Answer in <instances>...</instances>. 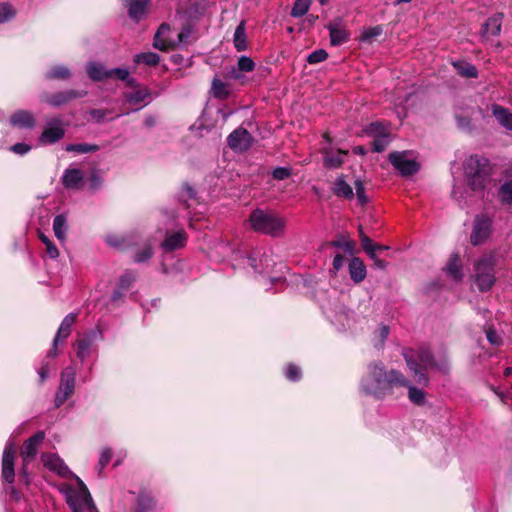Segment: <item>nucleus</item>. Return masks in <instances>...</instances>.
Returning a JSON list of instances; mask_svg holds the SVG:
<instances>
[{"label": "nucleus", "instance_id": "obj_1", "mask_svg": "<svg viewBox=\"0 0 512 512\" xmlns=\"http://www.w3.org/2000/svg\"><path fill=\"white\" fill-rule=\"evenodd\" d=\"M407 385L408 378L402 372L388 370L382 362L369 363L360 381L361 391L379 400L392 395L394 388Z\"/></svg>", "mask_w": 512, "mask_h": 512}, {"label": "nucleus", "instance_id": "obj_2", "mask_svg": "<svg viewBox=\"0 0 512 512\" xmlns=\"http://www.w3.org/2000/svg\"><path fill=\"white\" fill-rule=\"evenodd\" d=\"M249 228L256 233L278 238L284 235L286 219L261 208L254 209L247 220Z\"/></svg>", "mask_w": 512, "mask_h": 512}, {"label": "nucleus", "instance_id": "obj_3", "mask_svg": "<svg viewBox=\"0 0 512 512\" xmlns=\"http://www.w3.org/2000/svg\"><path fill=\"white\" fill-rule=\"evenodd\" d=\"M402 356L409 370L413 373L416 382L427 386L429 379L425 371L436 366V361L430 349L425 346H421L418 349L403 348Z\"/></svg>", "mask_w": 512, "mask_h": 512}, {"label": "nucleus", "instance_id": "obj_4", "mask_svg": "<svg viewBox=\"0 0 512 512\" xmlns=\"http://www.w3.org/2000/svg\"><path fill=\"white\" fill-rule=\"evenodd\" d=\"M464 169L471 189L474 191L484 190L491 174L489 160L477 155L470 156L465 162Z\"/></svg>", "mask_w": 512, "mask_h": 512}, {"label": "nucleus", "instance_id": "obj_5", "mask_svg": "<svg viewBox=\"0 0 512 512\" xmlns=\"http://www.w3.org/2000/svg\"><path fill=\"white\" fill-rule=\"evenodd\" d=\"M496 259L493 255L479 258L474 265L473 280L480 292L489 291L496 282Z\"/></svg>", "mask_w": 512, "mask_h": 512}, {"label": "nucleus", "instance_id": "obj_6", "mask_svg": "<svg viewBox=\"0 0 512 512\" xmlns=\"http://www.w3.org/2000/svg\"><path fill=\"white\" fill-rule=\"evenodd\" d=\"M79 491H74L67 497V503L72 512H98L92 497L80 478H77Z\"/></svg>", "mask_w": 512, "mask_h": 512}, {"label": "nucleus", "instance_id": "obj_7", "mask_svg": "<svg viewBox=\"0 0 512 512\" xmlns=\"http://www.w3.org/2000/svg\"><path fill=\"white\" fill-rule=\"evenodd\" d=\"M75 390V370L72 367H66L60 378V385L55 395V406L60 407L68 398H70Z\"/></svg>", "mask_w": 512, "mask_h": 512}, {"label": "nucleus", "instance_id": "obj_8", "mask_svg": "<svg viewBox=\"0 0 512 512\" xmlns=\"http://www.w3.org/2000/svg\"><path fill=\"white\" fill-rule=\"evenodd\" d=\"M492 230V219L485 214L477 215L474 219L470 243L473 246L483 244L490 236Z\"/></svg>", "mask_w": 512, "mask_h": 512}, {"label": "nucleus", "instance_id": "obj_9", "mask_svg": "<svg viewBox=\"0 0 512 512\" xmlns=\"http://www.w3.org/2000/svg\"><path fill=\"white\" fill-rule=\"evenodd\" d=\"M389 161L402 176H411L418 172L419 164L415 160L407 158V152H391Z\"/></svg>", "mask_w": 512, "mask_h": 512}, {"label": "nucleus", "instance_id": "obj_10", "mask_svg": "<svg viewBox=\"0 0 512 512\" xmlns=\"http://www.w3.org/2000/svg\"><path fill=\"white\" fill-rule=\"evenodd\" d=\"M15 457L16 449L13 442H7L2 454V471L1 476L3 481L12 484L15 481Z\"/></svg>", "mask_w": 512, "mask_h": 512}, {"label": "nucleus", "instance_id": "obj_11", "mask_svg": "<svg viewBox=\"0 0 512 512\" xmlns=\"http://www.w3.org/2000/svg\"><path fill=\"white\" fill-rule=\"evenodd\" d=\"M45 436L46 434L44 431H38L33 436L24 441L20 450L22 462L29 464L36 458L39 448L45 439Z\"/></svg>", "mask_w": 512, "mask_h": 512}, {"label": "nucleus", "instance_id": "obj_12", "mask_svg": "<svg viewBox=\"0 0 512 512\" xmlns=\"http://www.w3.org/2000/svg\"><path fill=\"white\" fill-rule=\"evenodd\" d=\"M228 146L236 152H245L253 144V137L247 129L239 127L227 137Z\"/></svg>", "mask_w": 512, "mask_h": 512}, {"label": "nucleus", "instance_id": "obj_13", "mask_svg": "<svg viewBox=\"0 0 512 512\" xmlns=\"http://www.w3.org/2000/svg\"><path fill=\"white\" fill-rule=\"evenodd\" d=\"M86 94V91L70 89L66 91L56 92L53 94H44L43 101L48 105L57 108L70 103L72 100L82 98L86 96Z\"/></svg>", "mask_w": 512, "mask_h": 512}, {"label": "nucleus", "instance_id": "obj_14", "mask_svg": "<svg viewBox=\"0 0 512 512\" xmlns=\"http://www.w3.org/2000/svg\"><path fill=\"white\" fill-rule=\"evenodd\" d=\"M65 135V130L62 121L59 118H54L47 121V125L39 137L41 144H54L61 140Z\"/></svg>", "mask_w": 512, "mask_h": 512}, {"label": "nucleus", "instance_id": "obj_15", "mask_svg": "<svg viewBox=\"0 0 512 512\" xmlns=\"http://www.w3.org/2000/svg\"><path fill=\"white\" fill-rule=\"evenodd\" d=\"M41 461L48 470L58 474L61 477H69L72 472L59 455L54 453H43L41 455Z\"/></svg>", "mask_w": 512, "mask_h": 512}, {"label": "nucleus", "instance_id": "obj_16", "mask_svg": "<svg viewBox=\"0 0 512 512\" xmlns=\"http://www.w3.org/2000/svg\"><path fill=\"white\" fill-rule=\"evenodd\" d=\"M128 16L135 22H140L146 15L151 0H123Z\"/></svg>", "mask_w": 512, "mask_h": 512}, {"label": "nucleus", "instance_id": "obj_17", "mask_svg": "<svg viewBox=\"0 0 512 512\" xmlns=\"http://www.w3.org/2000/svg\"><path fill=\"white\" fill-rule=\"evenodd\" d=\"M503 13H496L489 17L481 27V38L488 40L491 37L499 36L502 28Z\"/></svg>", "mask_w": 512, "mask_h": 512}, {"label": "nucleus", "instance_id": "obj_18", "mask_svg": "<svg viewBox=\"0 0 512 512\" xmlns=\"http://www.w3.org/2000/svg\"><path fill=\"white\" fill-rule=\"evenodd\" d=\"M10 124L13 127L33 129L36 125L34 114L27 110H17L10 116Z\"/></svg>", "mask_w": 512, "mask_h": 512}, {"label": "nucleus", "instance_id": "obj_19", "mask_svg": "<svg viewBox=\"0 0 512 512\" xmlns=\"http://www.w3.org/2000/svg\"><path fill=\"white\" fill-rule=\"evenodd\" d=\"M330 33V42L333 46L341 45L348 41L349 33L345 29L340 19L335 20L327 25Z\"/></svg>", "mask_w": 512, "mask_h": 512}, {"label": "nucleus", "instance_id": "obj_20", "mask_svg": "<svg viewBox=\"0 0 512 512\" xmlns=\"http://www.w3.org/2000/svg\"><path fill=\"white\" fill-rule=\"evenodd\" d=\"M187 234L184 230H179L171 235H168L161 243L163 250L172 252L183 248L186 245Z\"/></svg>", "mask_w": 512, "mask_h": 512}, {"label": "nucleus", "instance_id": "obj_21", "mask_svg": "<svg viewBox=\"0 0 512 512\" xmlns=\"http://www.w3.org/2000/svg\"><path fill=\"white\" fill-rule=\"evenodd\" d=\"M151 99V91L146 87L125 94V100L129 104L138 106L134 111H137L143 106L149 104Z\"/></svg>", "mask_w": 512, "mask_h": 512}, {"label": "nucleus", "instance_id": "obj_22", "mask_svg": "<svg viewBox=\"0 0 512 512\" xmlns=\"http://www.w3.org/2000/svg\"><path fill=\"white\" fill-rule=\"evenodd\" d=\"M169 32L170 26L168 24L163 23L160 25L153 40V46L156 49H159L161 51H168L174 48V44L166 37V34H168Z\"/></svg>", "mask_w": 512, "mask_h": 512}, {"label": "nucleus", "instance_id": "obj_23", "mask_svg": "<svg viewBox=\"0 0 512 512\" xmlns=\"http://www.w3.org/2000/svg\"><path fill=\"white\" fill-rule=\"evenodd\" d=\"M84 176L80 169L68 168L62 176V184L67 189H76L83 183Z\"/></svg>", "mask_w": 512, "mask_h": 512}, {"label": "nucleus", "instance_id": "obj_24", "mask_svg": "<svg viewBox=\"0 0 512 512\" xmlns=\"http://www.w3.org/2000/svg\"><path fill=\"white\" fill-rule=\"evenodd\" d=\"M77 316V313H70L63 319L54 337L55 345H58L60 341H63L71 334L72 326L75 324Z\"/></svg>", "mask_w": 512, "mask_h": 512}, {"label": "nucleus", "instance_id": "obj_25", "mask_svg": "<svg viewBox=\"0 0 512 512\" xmlns=\"http://www.w3.org/2000/svg\"><path fill=\"white\" fill-rule=\"evenodd\" d=\"M210 95L218 100H226L230 96V85L215 76L211 82Z\"/></svg>", "mask_w": 512, "mask_h": 512}, {"label": "nucleus", "instance_id": "obj_26", "mask_svg": "<svg viewBox=\"0 0 512 512\" xmlns=\"http://www.w3.org/2000/svg\"><path fill=\"white\" fill-rule=\"evenodd\" d=\"M492 114L497 119L499 124L505 129L512 131V113L509 109L499 105L493 104L491 106Z\"/></svg>", "mask_w": 512, "mask_h": 512}, {"label": "nucleus", "instance_id": "obj_27", "mask_svg": "<svg viewBox=\"0 0 512 512\" xmlns=\"http://www.w3.org/2000/svg\"><path fill=\"white\" fill-rule=\"evenodd\" d=\"M350 278L355 283L362 282L366 277V267L363 261L358 257H353L348 265Z\"/></svg>", "mask_w": 512, "mask_h": 512}, {"label": "nucleus", "instance_id": "obj_28", "mask_svg": "<svg viewBox=\"0 0 512 512\" xmlns=\"http://www.w3.org/2000/svg\"><path fill=\"white\" fill-rule=\"evenodd\" d=\"M348 151L337 150L336 152L330 151L328 149L323 150V163L327 168H338L340 167L344 160L343 156L347 155Z\"/></svg>", "mask_w": 512, "mask_h": 512}, {"label": "nucleus", "instance_id": "obj_29", "mask_svg": "<svg viewBox=\"0 0 512 512\" xmlns=\"http://www.w3.org/2000/svg\"><path fill=\"white\" fill-rule=\"evenodd\" d=\"M462 265L460 262V257L458 253H453L450 255L448 263L445 267L447 274L455 281L459 282L463 278L462 274Z\"/></svg>", "mask_w": 512, "mask_h": 512}, {"label": "nucleus", "instance_id": "obj_30", "mask_svg": "<svg viewBox=\"0 0 512 512\" xmlns=\"http://www.w3.org/2000/svg\"><path fill=\"white\" fill-rule=\"evenodd\" d=\"M233 44L236 51L238 52H242L248 49V40L244 21H241L235 29Z\"/></svg>", "mask_w": 512, "mask_h": 512}, {"label": "nucleus", "instance_id": "obj_31", "mask_svg": "<svg viewBox=\"0 0 512 512\" xmlns=\"http://www.w3.org/2000/svg\"><path fill=\"white\" fill-rule=\"evenodd\" d=\"M87 74L93 81H103L110 78L109 70L104 65L96 62L88 64Z\"/></svg>", "mask_w": 512, "mask_h": 512}, {"label": "nucleus", "instance_id": "obj_32", "mask_svg": "<svg viewBox=\"0 0 512 512\" xmlns=\"http://www.w3.org/2000/svg\"><path fill=\"white\" fill-rule=\"evenodd\" d=\"M453 67L456 69L457 73L464 78H477L478 77V69L475 65L468 63L464 60H458L452 62Z\"/></svg>", "mask_w": 512, "mask_h": 512}, {"label": "nucleus", "instance_id": "obj_33", "mask_svg": "<svg viewBox=\"0 0 512 512\" xmlns=\"http://www.w3.org/2000/svg\"><path fill=\"white\" fill-rule=\"evenodd\" d=\"M333 193L338 197L352 199L354 196L352 187L345 181L343 176L336 178Z\"/></svg>", "mask_w": 512, "mask_h": 512}, {"label": "nucleus", "instance_id": "obj_34", "mask_svg": "<svg viewBox=\"0 0 512 512\" xmlns=\"http://www.w3.org/2000/svg\"><path fill=\"white\" fill-rule=\"evenodd\" d=\"M155 507V500L151 494L145 490L140 491L137 506L134 512H147Z\"/></svg>", "mask_w": 512, "mask_h": 512}, {"label": "nucleus", "instance_id": "obj_35", "mask_svg": "<svg viewBox=\"0 0 512 512\" xmlns=\"http://www.w3.org/2000/svg\"><path fill=\"white\" fill-rule=\"evenodd\" d=\"M403 388L408 389V398L409 400L416 405H423L425 403V392L422 389H419L415 386H413L408 379V385L402 386Z\"/></svg>", "mask_w": 512, "mask_h": 512}, {"label": "nucleus", "instance_id": "obj_36", "mask_svg": "<svg viewBox=\"0 0 512 512\" xmlns=\"http://www.w3.org/2000/svg\"><path fill=\"white\" fill-rule=\"evenodd\" d=\"M91 346L92 341L89 337H83L77 340L76 354L81 361H84L87 357H89L91 352Z\"/></svg>", "mask_w": 512, "mask_h": 512}, {"label": "nucleus", "instance_id": "obj_37", "mask_svg": "<svg viewBox=\"0 0 512 512\" xmlns=\"http://www.w3.org/2000/svg\"><path fill=\"white\" fill-rule=\"evenodd\" d=\"M53 231L59 240H64L67 231V220L62 214L55 216L53 220Z\"/></svg>", "mask_w": 512, "mask_h": 512}, {"label": "nucleus", "instance_id": "obj_38", "mask_svg": "<svg viewBox=\"0 0 512 512\" xmlns=\"http://www.w3.org/2000/svg\"><path fill=\"white\" fill-rule=\"evenodd\" d=\"M70 76H71V72H70L69 68H67L66 66H63V65H58V66L51 68L45 75L46 79H49V80H54V79L66 80V79L70 78Z\"/></svg>", "mask_w": 512, "mask_h": 512}, {"label": "nucleus", "instance_id": "obj_39", "mask_svg": "<svg viewBox=\"0 0 512 512\" xmlns=\"http://www.w3.org/2000/svg\"><path fill=\"white\" fill-rule=\"evenodd\" d=\"M134 62L144 63L147 66H156L160 62V57L154 52H143L135 55Z\"/></svg>", "mask_w": 512, "mask_h": 512}, {"label": "nucleus", "instance_id": "obj_40", "mask_svg": "<svg viewBox=\"0 0 512 512\" xmlns=\"http://www.w3.org/2000/svg\"><path fill=\"white\" fill-rule=\"evenodd\" d=\"M68 152H76V153H90L96 152L99 150V146L96 144H87V143H77V144H68L65 148Z\"/></svg>", "mask_w": 512, "mask_h": 512}, {"label": "nucleus", "instance_id": "obj_41", "mask_svg": "<svg viewBox=\"0 0 512 512\" xmlns=\"http://www.w3.org/2000/svg\"><path fill=\"white\" fill-rule=\"evenodd\" d=\"M311 5V0H295L290 15L298 18L304 16Z\"/></svg>", "mask_w": 512, "mask_h": 512}, {"label": "nucleus", "instance_id": "obj_42", "mask_svg": "<svg viewBox=\"0 0 512 512\" xmlns=\"http://www.w3.org/2000/svg\"><path fill=\"white\" fill-rule=\"evenodd\" d=\"M329 246L343 249L346 253L352 254L355 248V243L345 236H340L329 243Z\"/></svg>", "mask_w": 512, "mask_h": 512}, {"label": "nucleus", "instance_id": "obj_43", "mask_svg": "<svg viewBox=\"0 0 512 512\" xmlns=\"http://www.w3.org/2000/svg\"><path fill=\"white\" fill-rule=\"evenodd\" d=\"M499 197L503 204L512 205V180L505 181L501 185Z\"/></svg>", "mask_w": 512, "mask_h": 512}, {"label": "nucleus", "instance_id": "obj_44", "mask_svg": "<svg viewBox=\"0 0 512 512\" xmlns=\"http://www.w3.org/2000/svg\"><path fill=\"white\" fill-rule=\"evenodd\" d=\"M284 373L289 381L297 382L302 378L301 368L294 363L287 364Z\"/></svg>", "mask_w": 512, "mask_h": 512}, {"label": "nucleus", "instance_id": "obj_45", "mask_svg": "<svg viewBox=\"0 0 512 512\" xmlns=\"http://www.w3.org/2000/svg\"><path fill=\"white\" fill-rule=\"evenodd\" d=\"M16 10L9 3H0V23L7 22L14 18Z\"/></svg>", "mask_w": 512, "mask_h": 512}, {"label": "nucleus", "instance_id": "obj_46", "mask_svg": "<svg viewBox=\"0 0 512 512\" xmlns=\"http://www.w3.org/2000/svg\"><path fill=\"white\" fill-rule=\"evenodd\" d=\"M363 131L365 134L373 136L374 138L388 133L384 125L380 122L370 123Z\"/></svg>", "mask_w": 512, "mask_h": 512}, {"label": "nucleus", "instance_id": "obj_47", "mask_svg": "<svg viewBox=\"0 0 512 512\" xmlns=\"http://www.w3.org/2000/svg\"><path fill=\"white\" fill-rule=\"evenodd\" d=\"M389 143H390L389 133L382 134L378 137H375L374 141H373L372 151L380 153L387 148Z\"/></svg>", "mask_w": 512, "mask_h": 512}, {"label": "nucleus", "instance_id": "obj_48", "mask_svg": "<svg viewBox=\"0 0 512 512\" xmlns=\"http://www.w3.org/2000/svg\"><path fill=\"white\" fill-rule=\"evenodd\" d=\"M112 456H113V453L110 448H104L102 450L98 464L96 466L99 476L102 474V471L106 467V465L111 461Z\"/></svg>", "mask_w": 512, "mask_h": 512}, {"label": "nucleus", "instance_id": "obj_49", "mask_svg": "<svg viewBox=\"0 0 512 512\" xmlns=\"http://www.w3.org/2000/svg\"><path fill=\"white\" fill-rule=\"evenodd\" d=\"M135 279H136V275L133 272L126 271L125 273H123L120 276L119 282H118V287L122 290L127 291L130 289V287L132 286Z\"/></svg>", "mask_w": 512, "mask_h": 512}, {"label": "nucleus", "instance_id": "obj_50", "mask_svg": "<svg viewBox=\"0 0 512 512\" xmlns=\"http://www.w3.org/2000/svg\"><path fill=\"white\" fill-rule=\"evenodd\" d=\"M39 238L45 244L46 253L49 257L52 259L57 258L59 256V251L56 245L43 233H40Z\"/></svg>", "mask_w": 512, "mask_h": 512}, {"label": "nucleus", "instance_id": "obj_51", "mask_svg": "<svg viewBox=\"0 0 512 512\" xmlns=\"http://www.w3.org/2000/svg\"><path fill=\"white\" fill-rule=\"evenodd\" d=\"M237 67L241 72H252L255 69V62L251 57L243 55L238 58Z\"/></svg>", "mask_w": 512, "mask_h": 512}, {"label": "nucleus", "instance_id": "obj_52", "mask_svg": "<svg viewBox=\"0 0 512 512\" xmlns=\"http://www.w3.org/2000/svg\"><path fill=\"white\" fill-rule=\"evenodd\" d=\"M328 58V53L324 49H318L310 53L307 57L309 64H318L325 61Z\"/></svg>", "mask_w": 512, "mask_h": 512}, {"label": "nucleus", "instance_id": "obj_53", "mask_svg": "<svg viewBox=\"0 0 512 512\" xmlns=\"http://www.w3.org/2000/svg\"><path fill=\"white\" fill-rule=\"evenodd\" d=\"M354 186H355L358 202L360 205L364 206L365 204L368 203V197L366 196V193H365L364 183L361 180L357 179L354 182Z\"/></svg>", "mask_w": 512, "mask_h": 512}, {"label": "nucleus", "instance_id": "obj_54", "mask_svg": "<svg viewBox=\"0 0 512 512\" xmlns=\"http://www.w3.org/2000/svg\"><path fill=\"white\" fill-rule=\"evenodd\" d=\"M152 255H153L152 248L150 246H146L141 251L137 252L134 255L133 260L136 263H143V262L149 260L152 257Z\"/></svg>", "mask_w": 512, "mask_h": 512}, {"label": "nucleus", "instance_id": "obj_55", "mask_svg": "<svg viewBox=\"0 0 512 512\" xmlns=\"http://www.w3.org/2000/svg\"><path fill=\"white\" fill-rule=\"evenodd\" d=\"M486 338L491 345L499 346L502 344V338L493 327H488L485 330Z\"/></svg>", "mask_w": 512, "mask_h": 512}, {"label": "nucleus", "instance_id": "obj_56", "mask_svg": "<svg viewBox=\"0 0 512 512\" xmlns=\"http://www.w3.org/2000/svg\"><path fill=\"white\" fill-rule=\"evenodd\" d=\"M382 27L381 26H375V27H371L369 29H367L366 31L363 32L362 34V40L364 41H371L373 38L379 36L382 34Z\"/></svg>", "mask_w": 512, "mask_h": 512}, {"label": "nucleus", "instance_id": "obj_57", "mask_svg": "<svg viewBox=\"0 0 512 512\" xmlns=\"http://www.w3.org/2000/svg\"><path fill=\"white\" fill-rule=\"evenodd\" d=\"M272 175L276 180H285L291 176V170L286 167H277L273 170Z\"/></svg>", "mask_w": 512, "mask_h": 512}, {"label": "nucleus", "instance_id": "obj_58", "mask_svg": "<svg viewBox=\"0 0 512 512\" xmlns=\"http://www.w3.org/2000/svg\"><path fill=\"white\" fill-rule=\"evenodd\" d=\"M110 78H117L119 80L125 81L128 79L129 71L124 68H114L109 70Z\"/></svg>", "mask_w": 512, "mask_h": 512}, {"label": "nucleus", "instance_id": "obj_59", "mask_svg": "<svg viewBox=\"0 0 512 512\" xmlns=\"http://www.w3.org/2000/svg\"><path fill=\"white\" fill-rule=\"evenodd\" d=\"M106 243L111 247L121 248L124 245V239L116 235H109L106 237Z\"/></svg>", "mask_w": 512, "mask_h": 512}, {"label": "nucleus", "instance_id": "obj_60", "mask_svg": "<svg viewBox=\"0 0 512 512\" xmlns=\"http://www.w3.org/2000/svg\"><path fill=\"white\" fill-rule=\"evenodd\" d=\"M345 258L341 254H336L332 263V272L336 274L344 265Z\"/></svg>", "mask_w": 512, "mask_h": 512}, {"label": "nucleus", "instance_id": "obj_61", "mask_svg": "<svg viewBox=\"0 0 512 512\" xmlns=\"http://www.w3.org/2000/svg\"><path fill=\"white\" fill-rule=\"evenodd\" d=\"M31 149V146L25 143H16L11 147V150L19 155H24L27 152H29Z\"/></svg>", "mask_w": 512, "mask_h": 512}, {"label": "nucleus", "instance_id": "obj_62", "mask_svg": "<svg viewBox=\"0 0 512 512\" xmlns=\"http://www.w3.org/2000/svg\"><path fill=\"white\" fill-rule=\"evenodd\" d=\"M457 125L461 129H470L471 128V119L465 116H457L456 117Z\"/></svg>", "mask_w": 512, "mask_h": 512}, {"label": "nucleus", "instance_id": "obj_63", "mask_svg": "<svg viewBox=\"0 0 512 512\" xmlns=\"http://www.w3.org/2000/svg\"><path fill=\"white\" fill-rule=\"evenodd\" d=\"M433 368L441 371L444 374L449 373L450 365L448 359L444 357L439 363L436 362V366H434Z\"/></svg>", "mask_w": 512, "mask_h": 512}, {"label": "nucleus", "instance_id": "obj_64", "mask_svg": "<svg viewBox=\"0 0 512 512\" xmlns=\"http://www.w3.org/2000/svg\"><path fill=\"white\" fill-rule=\"evenodd\" d=\"M361 244L365 252H371V250H374L372 240L366 235H361Z\"/></svg>", "mask_w": 512, "mask_h": 512}]
</instances>
